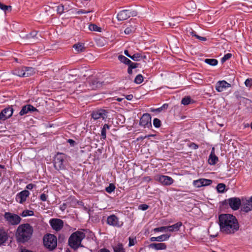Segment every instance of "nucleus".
<instances>
[{"mask_svg":"<svg viewBox=\"0 0 252 252\" xmlns=\"http://www.w3.org/2000/svg\"><path fill=\"white\" fill-rule=\"evenodd\" d=\"M3 217L7 223L11 225H17L20 224L22 220L20 216L10 212H5Z\"/></svg>","mask_w":252,"mask_h":252,"instance_id":"nucleus-4","label":"nucleus"},{"mask_svg":"<svg viewBox=\"0 0 252 252\" xmlns=\"http://www.w3.org/2000/svg\"><path fill=\"white\" fill-rule=\"evenodd\" d=\"M98 252H110V251L106 249H102L99 250Z\"/></svg>","mask_w":252,"mask_h":252,"instance_id":"nucleus-61","label":"nucleus"},{"mask_svg":"<svg viewBox=\"0 0 252 252\" xmlns=\"http://www.w3.org/2000/svg\"><path fill=\"white\" fill-rule=\"evenodd\" d=\"M127 72L129 74H132V69H131L128 67V69H127Z\"/></svg>","mask_w":252,"mask_h":252,"instance_id":"nucleus-64","label":"nucleus"},{"mask_svg":"<svg viewBox=\"0 0 252 252\" xmlns=\"http://www.w3.org/2000/svg\"><path fill=\"white\" fill-rule=\"evenodd\" d=\"M107 117V112L103 109H99L94 111L92 113V118L94 120H98L102 118L103 120Z\"/></svg>","mask_w":252,"mask_h":252,"instance_id":"nucleus-10","label":"nucleus"},{"mask_svg":"<svg viewBox=\"0 0 252 252\" xmlns=\"http://www.w3.org/2000/svg\"><path fill=\"white\" fill-rule=\"evenodd\" d=\"M241 210L248 213L252 210V202L251 200H245L242 201Z\"/></svg>","mask_w":252,"mask_h":252,"instance_id":"nucleus-18","label":"nucleus"},{"mask_svg":"<svg viewBox=\"0 0 252 252\" xmlns=\"http://www.w3.org/2000/svg\"><path fill=\"white\" fill-rule=\"evenodd\" d=\"M138 63H132L131 61V63L129 64H128V67H130V68L134 69V68H136V67H138Z\"/></svg>","mask_w":252,"mask_h":252,"instance_id":"nucleus-49","label":"nucleus"},{"mask_svg":"<svg viewBox=\"0 0 252 252\" xmlns=\"http://www.w3.org/2000/svg\"><path fill=\"white\" fill-rule=\"evenodd\" d=\"M189 4L191 6V8L194 9L196 8V5L193 1H190Z\"/></svg>","mask_w":252,"mask_h":252,"instance_id":"nucleus-57","label":"nucleus"},{"mask_svg":"<svg viewBox=\"0 0 252 252\" xmlns=\"http://www.w3.org/2000/svg\"><path fill=\"white\" fill-rule=\"evenodd\" d=\"M155 179L164 186H169L173 184L174 181L172 178L165 175H157L155 177Z\"/></svg>","mask_w":252,"mask_h":252,"instance_id":"nucleus-8","label":"nucleus"},{"mask_svg":"<svg viewBox=\"0 0 252 252\" xmlns=\"http://www.w3.org/2000/svg\"><path fill=\"white\" fill-rule=\"evenodd\" d=\"M204 62L205 63L212 66L216 65L218 63V61L214 59H206Z\"/></svg>","mask_w":252,"mask_h":252,"instance_id":"nucleus-33","label":"nucleus"},{"mask_svg":"<svg viewBox=\"0 0 252 252\" xmlns=\"http://www.w3.org/2000/svg\"><path fill=\"white\" fill-rule=\"evenodd\" d=\"M30 192L28 190H24L18 193L16 196V200L20 204L26 201L27 198L30 195Z\"/></svg>","mask_w":252,"mask_h":252,"instance_id":"nucleus-13","label":"nucleus"},{"mask_svg":"<svg viewBox=\"0 0 252 252\" xmlns=\"http://www.w3.org/2000/svg\"><path fill=\"white\" fill-rule=\"evenodd\" d=\"M67 142L72 146H73L75 143V141L72 139H68Z\"/></svg>","mask_w":252,"mask_h":252,"instance_id":"nucleus-59","label":"nucleus"},{"mask_svg":"<svg viewBox=\"0 0 252 252\" xmlns=\"http://www.w3.org/2000/svg\"><path fill=\"white\" fill-rule=\"evenodd\" d=\"M65 156L63 153H58L54 158V165L58 170L65 169Z\"/></svg>","mask_w":252,"mask_h":252,"instance_id":"nucleus-6","label":"nucleus"},{"mask_svg":"<svg viewBox=\"0 0 252 252\" xmlns=\"http://www.w3.org/2000/svg\"><path fill=\"white\" fill-rule=\"evenodd\" d=\"M40 199L43 201H45L47 200V196L44 194L42 193L40 195Z\"/></svg>","mask_w":252,"mask_h":252,"instance_id":"nucleus-54","label":"nucleus"},{"mask_svg":"<svg viewBox=\"0 0 252 252\" xmlns=\"http://www.w3.org/2000/svg\"><path fill=\"white\" fill-rule=\"evenodd\" d=\"M137 14V13L135 10L129 9L123 10L119 12L117 14V19L119 21H124L131 16H136Z\"/></svg>","mask_w":252,"mask_h":252,"instance_id":"nucleus-7","label":"nucleus"},{"mask_svg":"<svg viewBox=\"0 0 252 252\" xmlns=\"http://www.w3.org/2000/svg\"><path fill=\"white\" fill-rule=\"evenodd\" d=\"M115 189L114 185L110 184L108 187L106 188V191L108 193H111Z\"/></svg>","mask_w":252,"mask_h":252,"instance_id":"nucleus-41","label":"nucleus"},{"mask_svg":"<svg viewBox=\"0 0 252 252\" xmlns=\"http://www.w3.org/2000/svg\"><path fill=\"white\" fill-rule=\"evenodd\" d=\"M36 110V109L31 105H26L23 106L19 112L21 116L27 114L30 112H33Z\"/></svg>","mask_w":252,"mask_h":252,"instance_id":"nucleus-21","label":"nucleus"},{"mask_svg":"<svg viewBox=\"0 0 252 252\" xmlns=\"http://www.w3.org/2000/svg\"><path fill=\"white\" fill-rule=\"evenodd\" d=\"M35 186L32 184H29L27 185L26 189H27L31 190Z\"/></svg>","mask_w":252,"mask_h":252,"instance_id":"nucleus-55","label":"nucleus"},{"mask_svg":"<svg viewBox=\"0 0 252 252\" xmlns=\"http://www.w3.org/2000/svg\"><path fill=\"white\" fill-rule=\"evenodd\" d=\"M37 34V32L36 31H33V32H31L29 34H28L27 35V37L29 39H30L32 38H34L35 37H36Z\"/></svg>","mask_w":252,"mask_h":252,"instance_id":"nucleus-44","label":"nucleus"},{"mask_svg":"<svg viewBox=\"0 0 252 252\" xmlns=\"http://www.w3.org/2000/svg\"><path fill=\"white\" fill-rule=\"evenodd\" d=\"M91 12V11H86V10H78L76 12V13L78 14H86V13H89Z\"/></svg>","mask_w":252,"mask_h":252,"instance_id":"nucleus-53","label":"nucleus"},{"mask_svg":"<svg viewBox=\"0 0 252 252\" xmlns=\"http://www.w3.org/2000/svg\"><path fill=\"white\" fill-rule=\"evenodd\" d=\"M150 247L156 250H165L166 245L164 243H152L150 245Z\"/></svg>","mask_w":252,"mask_h":252,"instance_id":"nucleus-24","label":"nucleus"},{"mask_svg":"<svg viewBox=\"0 0 252 252\" xmlns=\"http://www.w3.org/2000/svg\"><path fill=\"white\" fill-rule=\"evenodd\" d=\"M118 60L122 63L128 65L131 63V61L123 55H119Z\"/></svg>","mask_w":252,"mask_h":252,"instance_id":"nucleus-29","label":"nucleus"},{"mask_svg":"<svg viewBox=\"0 0 252 252\" xmlns=\"http://www.w3.org/2000/svg\"><path fill=\"white\" fill-rule=\"evenodd\" d=\"M8 238L7 232L3 229H0V245L6 242Z\"/></svg>","mask_w":252,"mask_h":252,"instance_id":"nucleus-22","label":"nucleus"},{"mask_svg":"<svg viewBox=\"0 0 252 252\" xmlns=\"http://www.w3.org/2000/svg\"><path fill=\"white\" fill-rule=\"evenodd\" d=\"M34 212L32 210H25L21 213V216L23 217L33 216Z\"/></svg>","mask_w":252,"mask_h":252,"instance_id":"nucleus-34","label":"nucleus"},{"mask_svg":"<svg viewBox=\"0 0 252 252\" xmlns=\"http://www.w3.org/2000/svg\"><path fill=\"white\" fill-rule=\"evenodd\" d=\"M149 208V206L146 204H142L138 206L139 209L143 211L146 210Z\"/></svg>","mask_w":252,"mask_h":252,"instance_id":"nucleus-50","label":"nucleus"},{"mask_svg":"<svg viewBox=\"0 0 252 252\" xmlns=\"http://www.w3.org/2000/svg\"><path fill=\"white\" fill-rule=\"evenodd\" d=\"M140 125L144 127L152 126L151 117L150 114H144L140 120Z\"/></svg>","mask_w":252,"mask_h":252,"instance_id":"nucleus-12","label":"nucleus"},{"mask_svg":"<svg viewBox=\"0 0 252 252\" xmlns=\"http://www.w3.org/2000/svg\"><path fill=\"white\" fill-rule=\"evenodd\" d=\"M153 125L156 127H159L161 125V122L158 119L155 118L153 121Z\"/></svg>","mask_w":252,"mask_h":252,"instance_id":"nucleus-42","label":"nucleus"},{"mask_svg":"<svg viewBox=\"0 0 252 252\" xmlns=\"http://www.w3.org/2000/svg\"><path fill=\"white\" fill-rule=\"evenodd\" d=\"M133 98V95H131V94H130V95H128L126 96V98L127 99V100H130L132 99Z\"/></svg>","mask_w":252,"mask_h":252,"instance_id":"nucleus-62","label":"nucleus"},{"mask_svg":"<svg viewBox=\"0 0 252 252\" xmlns=\"http://www.w3.org/2000/svg\"><path fill=\"white\" fill-rule=\"evenodd\" d=\"M214 226H210L209 228V229H208V232L209 233H210V236L211 237H215L216 236H217L218 235V232H217L215 234H212V231L214 229Z\"/></svg>","mask_w":252,"mask_h":252,"instance_id":"nucleus-45","label":"nucleus"},{"mask_svg":"<svg viewBox=\"0 0 252 252\" xmlns=\"http://www.w3.org/2000/svg\"><path fill=\"white\" fill-rule=\"evenodd\" d=\"M245 84L247 87H251L252 86V79H247L245 82Z\"/></svg>","mask_w":252,"mask_h":252,"instance_id":"nucleus-48","label":"nucleus"},{"mask_svg":"<svg viewBox=\"0 0 252 252\" xmlns=\"http://www.w3.org/2000/svg\"><path fill=\"white\" fill-rule=\"evenodd\" d=\"M124 54L127 57H129L130 58V57H131V55H130L129 53H128V52L127 50H126L124 51Z\"/></svg>","mask_w":252,"mask_h":252,"instance_id":"nucleus-60","label":"nucleus"},{"mask_svg":"<svg viewBox=\"0 0 252 252\" xmlns=\"http://www.w3.org/2000/svg\"><path fill=\"white\" fill-rule=\"evenodd\" d=\"M219 225L220 231L227 234H233L239 228V224L236 217L226 214L219 216Z\"/></svg>","mask_w":252,"mask_h":252,"instance_id":"nucleus-1","label":"nucleus"},{"mask_svg":"<svg viewBox=\"0 0 252 252\" xmlns=\"http://www.w3.org/2000/svg\"><path fill=\"white\" fill-rule=\"evenodd\" d=\"M162 110V108L160 107L156 109H152L151 111L153 112H161Z\"/></svg>","mask_w":252,"mask_h":252,"instance_id":"nucleus-58","label":"nucleus"},{"mask_svg":"<svg viewBox=\"0 0 252 252\" xmlns=\"http://www.w3.org/2000/svg\"><path fill=\"white\" fill-rule=\"evenodd\" d=\"M227 202L230 207L234 210H237L241 204L239 198H230L227 200Z\"/></svg>","mask_w":252,"mask_h":252,"instance_id":"nucleus-14","label":"nucleus"},{"mask_svg":"<svg viewBox=\"0 0 252 252\" xmlns=\"http://www.w3.org/2000/svg\"><path fill=\"white\" fill-rule=\"evenodd\" d=\"M134 30H135V28L134 27H133L132 26H130V27L126 28L124 32L126 34H129L131 33V32H134Z\"/></svg>","mask_w":252,"mask_h":252,"instance_id":"nucleus-40","label":"nucleus"},{"mask_svg":"<svg viewBox=\"0 0 252 252\" xmlns=\"http://www.w3.org/2000/svg\"><path fill=\"white\" fill-rule=\"evenodd\" d=\"M73 48L75 49L77 53L83 52L85 50V47L84 43H78L73 46Z\"/></svg>","mask_w":252,"mask_h":252,"instance_id":"nucleus-26","label":"nucleus"},{"mask_svg":"<svg viewBox=\"0 0 252 252\" xmlns=\"http://www.w3.org/2000/svg\"><path fill=\"white\" fill-rule=\"evenodd\" d=\"M25 72L24 70V67L21 68H18L14 71V74L20 77H25Z\"/></svg>","mask_w":252,"mask_h":252,"instance_id":"nucleus-32","label":"nucleus"},{"mask_svg":"<svg viewBox=\"0 0 252 252\" xmlns=\"http://www.w3.org/2000/svg\"><path fill=\"white\" fill-rule=\"evenodd\" d=\"M190 101H191L190 97L188 96V97L183 98L181 102H182V104H183L184 105H187L190 103Z\"/></svg>","mask_w":252,"mask_h":252,"instance_id":"nucleus-38","label":"nucleus"},{"mask_svg":"<svg viewBox=\"0 0 252 252\" xmlns=\"http://www.w3.org/2000/svg\"><path fill=\"white\" fill-rule=\"evenodd\" d=\"M225 189V185L224 184H219L217 186V189L219 192H223Z\"/></svg>","mask_w":252,"mask_h":252,"instance_id":"nucleus-35","label":"nucleus"},{"mask_svg":"<svg viewBox=\"0 0 252 252\" xmlns=\"http://www.w3.org/2000/svg\"><path fill=\"white\" fill-rule=\"evenodd\" d=\"M231 56H232L231 54H230V53H228V54L225 55L221 59V63H224L226 61L229 59L231 58Z\"/></svg>","mask_w":252,"mask_h":252,"instance_id":"nucleus-43","label":"nucleus"},{"mask_svg":"<svg viewBox=\"0 0 252 252\" xmlns=\"http://www.w3.org/2000/svg\"><path fill=\"white\" fill-rule=\"evenodd\" d=\"M85 237V234L81 231L73 233L68 239V244L74 249H77L81 245L82 240Z\"/></svg>","mask_w":252,"mask_h":252,"instance_id":"nucleus-3","label":"nucleus"},{"mask_svg":"<svg viewBox=\"0 0 252 252\" xmlns=\"http://www.w3.org/2000/svg\"><path fill=\"white\" fill-rule=\"evenodd\" d=\"M212 183V181L211 180L202 178L194 181L193 185L196 188H200L210 185Z\"/></svg>","mask_w":252,"mask_h":252,"instance_id":"nucleus-16","label":"nucleus"},{"mask_svg":"<svg viewBox=\"0 0 252 252\" xmlns=\"http://www.w3.org/2000/svg\"><path fill=\"white\" fill-rule=\"evenodd\" d=\"M218 158L215 155V148L213 147L208 158V163L210 165H215L218 161Z\"/></svg>","mask_w":252,"mask_h":252,"instance_id":"nucleus-19","label":"nucleus"},{"mask_svg":"<svg viewBox=\"0 0 252 252\" xmlns=\"http://www.w3.org/2000/svg\"><path fill=\"white\" fill-rule=\"evenodd\" d=\"M135 242V240L134 239H132L131 238H129V244L128 246L129 247L132 246L134 245Z\"/></svg>","mask_w":252,"mask_h":252,"instance_id":"nucleus-52","label":"nucleus"},{"mask_svg":"<svg viewBox=\"0 0 252 252\" xmlns=\"http://www.w3.org/2000/svg\"><path fill=\"white\" fill-rule=\"evenodd\" d=\"M169 237L170 235H169L163 234L158 237H152L150 238V241L151 242H162L167 240Z\"/></svg>","mask_w":252,"mask_h":252,"instance_id":"nucleus-23","label":"nucleus"},{"mask_svg":"<svg viewBox=\"0 0 252 252\" xmlns=\"http://www.w3.org/2000/svg\"><path fill=\"white\" fill-rule=\"evenodd\" d=\"M13 110L11 107L3 109L0 113V120L5 121L9 118L13 114Z\"/></svg>","mask_w":252,"mask_h":252,"instance_id":"nucleus-9","label":"nucleus"},{"mask_svg":"<svg viewBox=\"0 0 252 252\" xmlns=\"http://www.w3.org/2000/svg\"><path fill=\"white\" fill-rule=\"evenodd\" d=\"M182 225L181 222H178L172 225L168 226V231L170 232H175L179 230L180 227Z\"/></svg>","mask_w":252,"mask_h":252,"instance_id":"nucleus-25","label":"nucleus"},{"mask_svg":"<svg viewBox=\"0 0 252 252\" xmlns=\"http://www.w3.org/2000/svg\"><path fill=\"white\" fill-rule=\"evenodd\" d=\"M195 37H196V38L198 39L199 40H200L201 41H206V37L200 36L198 35L197 34L195 35Z\"/></svg>","mask_w":252,"mask_h":252,"instance_id":"nucleus-56","label":"nucleus"},{"mask_svg":"<svg viewBox=\"0 0 252 252\" xmlns=\"http://www.w3.org/2000/svg\"><path fill=\"white\" fill-rule=\"evenodd\" d=\"M130 59L134 61L138 62L143 59V56L141 53H137L131 55Z\"/></svg>","mask_w":252,"mask_h":252,"instance_id":"nucleus-30","label":"nucleus"},{"mask_svg":"<svg viewBox=\"0 0 252 252\" xmlns=\"http://www.w3.org/2000/svg\"><path fill=\"white\" fill-rule=\"evenodd\" d=\"M230 87L231 85L224 80L219 81L216 84V89L218 92H221Z\"/></svg>","mask_w":252,"mask_h":252,"instance_id":"nucleus-17","label":"nucleus"},{"mask_svg":"<svg viewBox=\"0 0 252 252\" xmlns=\"http://www.w3.org/2000/svg\"><path fill=\"white\" fill-rule=\"evenodd\" d=\"M43 243L45 247L51 250H53L57 247V238L53 234H46L43 238Z\"/></svg>","mask_w":252,"mask_h":252,"instance_id":"nucleus-5","label":"nucleus"},{"mask_svg":"<svg viewBox=\"0 0 252 252\" xmlns=\"http://www.w3.org/2000/svg\"><path fill=\"white\" fill-rule=\"evenodd\" d=\"M168 106V105L167 104H164L161 107L162 108V109H167Z\"/></svg>","mask_w":252,"mask_h":252,"instance_id":"nucleus-63","label":"nucleus"},{"mask_svg":"<svg viewBox=\"0 0 252 252\" xmlns=\"http://www.w3.org/2000/svg\"><path fill=\"white\" fill-rule=\"evenodd\" d=\"M155 232H167L168 231V226H161L154 229Z\"/></svg>","mask_w":252,"mask_h":252,"instance_id":"nucleus-39","label":"nucleus"},{"mask_svg":"<svg viewBox=\"0 0 252 252\" xmlns=\"http://www.w3.org/2000/svg\"><path fill=\"white\" fill-rule=\"evenodd\" d=\"M114 252H125V249L122 243H118L113 246Z\"/></svg>","mask_w":252,"mask_h":252,"instance_id":"nucleus-28","label":"nucleus"},{"mask_svg":"<svg viewBox=\"0 0 252 252\" xmlns=\"http://www.w3.org/2000/svg\"><path fill=\"white\" fill-rule=\"evenodd\" d=\"M24 70L25 72V77H29L33 75L35 73V69L32 67H24Z\"/></svg>","mask_w":252,"mask_h":252,"instance_id":"nucleus-27","label":"nucleus"},{"mask_svg":"<svg viewBox=\"0 0 252 252\" xmlns=\"http://www.w3.org/2000/svg\"><path fill=\"white\" fill-rule=\"evenodd\" d=\"M110 126L107 124H105L101 130V135L103 139H105L106 137V129H109Z\"/></svg>","mask_w":252,"mask_h":252,"instance_id":"nucleus-31","label":"nucleus"},{"mask_svg":"<svg viewBox=\"0 0 252 252\" xmlns=\"http://www.w3.org/2000/svg\"><path fill=\"white\" fill-rule=\"evenodd\" d=\"M189 146L192 149H197L198 148V146L194 143H191Z\"/></svg>","mask_w":252,"mask_h":252,"instance_id":"nucleus-51","label":"nucleus"},{"mask_svg":"<svg viewBox=\"0 0 252 252\" xmlns=\"http://www.w3.org/2000/svg\"><path fill=\"white\" fill-rule=\"evenodd\" d=\"M107 222L110 225L118 227L123 225V222L119 221V218L114 215L107 218Z\"/></svg>","mask_w":252,"mask_h":252,"instance_id":"nucleus-11","label":"nucleus"},{"mask_svg":"<svg viewBox=\"0 0 252 252\" xmlns=\"http://www.w3.org/2000/svg\"><path fill=\"white\" fill-rule=\"evenodd\" d=\"M89 84L92 89H96L102 86V82L96 78L90 79Z\"/></svg>","mask_w":252,"mask_h":252,"instance_id":"nucleus-20","label":"nucleus"},{"mask_svg":"<svg viewBox=\"0 0 252 252\" xmlns=\"http://www.w3.org/2000/svg\"><path fill=\"white\" fill-rule=\"evenodd\" d=\"M89 29L92 31L100 32L101 28L95 24H91L89 26Z\"/></svg>","mask_w":252,"mask_h":252,"instance_id":"nucleus-36","label":"nucleus"},{"mask_svg":"<svg viewBox=\"0 0 252 252\" xmlns=\"http://www.w3.org/2000/svg\"><path fill=\"white\" fill-rule=\"evenodd\" d=\"M33 228L29 223H26L19 225L15 231V238L18 243H25L32 238Z\"/></svg>","mask_w":252,"mask_h":252,"instance_id":"nucleus-2","label":"nucleus"},{"mask_svg":"<svg viewBox=\"0 0 252 252\" xmlns=\"http://www.w3.org/2000/svg\"><path fill=\"white\" fill-rule=\"evenodd\" d=\"M11 7L10 6H7L4 5L2 3L0 2V8L4 11L7 10L9 8L11 9Z\"/></svg>","mask_w":252,"mask_h":252,"instance_id":"nucleus-47","label":"nucleus"},{"mask_svg":"<svg viewBox=\"0 0 252 252\" xmlns=\"http://www.w3.org/2000/svg\"><path fill=\"white\" fill-rule=\"evenodd\" d=\"M50 223L53 229L59 231L63 226V221L60 219H53L50 220Z\"/></svg>","mask_w":252,"mask_h":252,"instance_id":"nucleus-15","label":"nucleus"},{"mask_svg":"<svg viewBox=\"0 0 252 252\" xmlns=\"http://www.w3.org/2000/svg\"><path fill=\"white\" fill-rule=\"evenodd\" d=\"M143 81V77L141 74L137 75L134 79V82L136 84H139Z\"/></svg>","mask_w":252,"mask_h":252,"instance_id":"nucleus-37","label":"nucleus"},{"mask_svg":"<svg viewBox=\"0 0 252 252\" xmlns=\"http://www.w3.org/2000/svg\"><path fill=\"white\" fill-rule=\"evenodd\" d=\"M57 11L59 14H62L64 11V6L63 5H60L58 6L57 8Z\"/></svg>","mask_w":252,"mask_h":252,"instance_id":"nucleus-46","label":"nucleus"}]
</instances>
